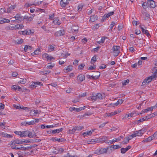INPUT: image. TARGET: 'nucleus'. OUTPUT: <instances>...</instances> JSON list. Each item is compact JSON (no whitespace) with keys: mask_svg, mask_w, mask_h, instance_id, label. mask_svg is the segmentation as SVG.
<instances>
[{"mask_svg":"<svg viewBox=\"0 0 157 157\" xmlns=\"http://www.w3.org/2000/svg\"><path fill=\"white\" fill-rule=\"evenodd\" d=\"M37 86L35 82H32V84L29 86V88H35Z\"/></svg>","mask_w":157,"mask_h":157,"instance_id":"nucleus-38","label":"nucleus"},{"mask_svg":"<svg viewBox=\"0 0 157 157\" xmlns=\"http://www.w3.org/2000/svg\"><path fill=\"white\" fill-rule=\"evenodd\" d=\"M40 52V49L39 48H37L36 49L34 52L32 53L31 54L32 56H34L35 55H38L39 54Z\"/></svg>","mask_w":157,"mask_h":157,"instance_id":"nucleus-25","label":"nucleus"},{"mask_svg":"<svg viewBox=\"0 0 157 157\" xmlns=\"http://www.w3.org/2000/svg\"><path fill=\"white\" fill-rule=\"evenodd\" d=\"M151 136L153 140L155 138H157V131L155 132L153 136Z\"/></svg>","mask_w":157,"mask_h":157,"instance_id":"nucleus-50","label":"nucleus"},{"mask_svg":"<svg viewBox=\"0 0 157 157\" xmlns=\"http://www.w3.org/2000/svg\"><path fill=\"white\" fill-rule=\"evenodd\" d=\"M85 66V64H82L80 65H79L78 66V68L80 69H82Z\"/></svg>","mask_w":157,"mask_h":157,"instance_id":"nucleus-62","label":"nucleus"},{"mask_svg":"<svg viewBox=\"0 0 157 157\" xmlns=\"http://www.w3.org/2000/svg\"><path fill=\"white\" fill-rule=\"evenodd\" d=\"M2 136L3 137H6L7 138H12L13 137V136L8 134L5 132H2Z\"/></svg>","mask_w":157,"mask_h":157,"instance_id":"nucleus-19","label":"nucleus"},{"mask_svg":"<svg viewBox=\"0 0 157 157\" xmlns=\"http://www.w3.org/2000/svg\"><path fill=\"white\" fill-rule=\"evenodd\" d=\"M113 55L114 56H117L120 52V51H113Z\"/></svg>","mask_w":157,"mask_h":157,"instance_id":"nucleus-53","label":"nucleus"},{"mask_svg":"<svg viewBox=\"0 0 157 157\" xmlns=\"http://www.w3.org/2000/svg\"><path fill=\"white\" fill-rule=\"evenodd\" d=\"M45 58H46L48 61L50 62L52 61L53 59H55V58L52 56H49V55L47 53H45L44 54Z\"/></svg>","mask_w":157,"mask_h":157,"instance_id":"nucleus-9","label":"nucleus"},{"mask_svg":"<svg viewBox=\"0 0 157 157\" xmlns=\"http://www.w3.org/2000/svg\"><path fill=\"white\" fill-rule=\"evenodd\" d=\"M96 58L95 56H94L91 59V63L93 64L96 61Z\"/></svg>","mask_w":157,"mask_h":157,"instance_id":"nucleus-45","label":"nucleus"},{"mask_svg":"<svg viewBox=\"0 0 157 157\" xmlns=\"http://www.w3.org/2000/svg\"><path fill=\"white\" fill-rule=\"evenodd\" d=\"M154 78H153V77L152 75L146 78L143 81L142 83V85H144L147 83H148L150 82Z\"/></svg>","mask_w":157,"mask_h":157,"instance_id":"nucleus-2","label":"nucleus"},{"mask_svg":"<svg viewBox=\"0 0 157 157\" xmlns=\"http://www.w3.org/2000/svg\"><path fill=\"white\" fill-rule=\"evenodd\" d=\"M134 115L133 113H131L128 114H126L124 117H123L124 119H126L128 117H132Z\"/></svg>","mask_w":157,"mask_h":157,"instance_id":"nucleus-41","label":"nucleus"},{"mask_svg":"<svg viewBox=\"0 0 157 157\" xmlns=\"http://www.w3.org/2000/svg\"><path fill=\"white\" fill-rule=\"evenodd\" d=\"M115 25V22H112L111 24L110 25V29L109 30L110 31H112L113 28Z\"/></svg>","mask_w":157,"mask_h":157,"instance_id":"nucleus-44","label":"nucleus"},{"mask_svg":"<svg viewBox=\"0 0 157 157\" xmlns=\"http://www.w3.org/2000/svg\"><path fill=\"white\" fill-rule=\"evenodd\" d=\"M147 2H144L142 4V7L144 9H146L148 7V4H147Z\"/></svg>","mask_w":157,"mask_h":157,"instance_id":"nucleus-29","label":"nucleus"},{"mask_svg":"<svg viewBox=\"0 0 157 157\" xmlns=\"http://www.w3.org/2000/svg\"><path fill=\"white\" fill-rule=\"evenodd\" d=\"M129 82V80L128 79H127L126 80H125L124 82H122V84L123 85H126L128 84Z\"/></svg>","mask_w":157,"mask_h":157,"instance_id":"nucleus-54","label":"nucleus"},{"mask_svg":"<svg viewBox=\"0 0 157 157\" xmlns=\"http://www.w3.org/2000/svg\"><path fill=\"white\" fill-rule=\"evenodd\" d=\"M12 145H16V144H20L23 143L22 141L18 139H16L13 141H11Z\"/></svg>","mask_w":157,"mask_h":157,"instance_id":"nucleus-8","label":"nucleus"},{"mask_svg":"<svg viewBox=\"0 0 157 157\" xmlns=\"http://www.w3.org/2000/svg\"><path fill=\"white\" fill-rule=\"evenodd\" d=\"M53 22L55 24L57 25H59L61 24V22L58 18H54Z\"/></svg>","mask_w":157,"mask_h":157,"instance_id":"nucleus-20","label":"nucleus"},{"mask_svg":"<svg viewBox=\"0 0 157 157\" xmlns=\"http://www.w3.org/2000/svg\"><path fill=\"white\" fill-rule=\"evenodd\" d=\"M29 133V130L21 132V137L26 136Z\"/></svg>","mask_w":157,"mask_h":157,"instance_id":"nucleus-28","label":"nucleus"},{"mask_svg":"<svg viewBox=\"0 0 157 157\" xmlns=\"http://www.w3.org/2000/svg\"><path fill=\"white\" fill-rule=\"evenodd\" d=\"M65 33V32L63 29L60 30L59 31L56 32L54 34V36H61L64 35Z\"/></svg>","mask_w":157,"mask_h":157,"instance_id":"nucleus-4","label":"nucleus"},{"mask_svg":"<svg viewBox=\"0 0 157 157\" xmlns=\"http://www.w3.org/2000/svg\"><path fill=\"white\" fill-rule=\"evenodd\" d=\"M51 140L53 141L64 142L65 141V140L63 138H56L55 137H52L51 139Z\"/></svg>","mask_w":157,"mask_h":157,"instance_id":"nucleus-11","label":"nucleus"},{"mask_svg":"<svg viewBox=\"0 0 157 157\" xmlns=\"http://www.w3.org/2000/svg\"><path fill=\"white\" fill-rule=\"evenodd\" d=\"M106 67V65L105 64H102L101 66H100L99 67V68L100 69H103L105 68Z\"/></svg>","mask_w":157,"mask_h":157,"instance_id":"nucleus-61","label":"nucleus"},{"mask_svg":"<svg viewBox=\"0 0 157 157\" xmlns=\"http://www.w3.org/2000/svg\"><path fill=\"white\" fill-rule=\"evenodd\" d=\"M98 141V139H91L89 142V144H95Z\"/></svg>","mask_w":157,"mask_h":157,"instance_id":"nucleus-27","label":"nucleus"},{"mask_svg":"<svg viewBox=\"0 0 157 157\" xmlns=\"http://www.w3.org/2000/svg\"><path fill=\"white\" fill-rule=\"evenodd\" d=\"M17 86L16 85H13L11 87L12 90H17Z\"/></svg>","mask_w":157,"mask_h":157,"instance_id":"nucleus-59","label":"nucleus"},{"mask_svg":"<svg viewBox=\"0 0 157 157\" xmlns=\"http://www.w3.org/2000/svg\"><path fill=\"white\" fill-rule=\"evenodd\" d=\"M108 122H105V123L101 124L99 126V128H102L104 127L105 126V125L106 124H108Z\"/></svg>","mask_w":157,"mask_h":157,"instance_id":"nucleus-56","label":"nucleus"},{"mask_svg":"<svg viewBox=\"0 0 157 157\" xmlns=\"http://www.w3.org/2000/svg\"><path fill=\"white\" fill-rule=\"evenodd\" d=\"M84 5L83 4H79L78 6V11H81Z\"/></svg>","mask_w":157,"mask_h":157,"instance_id":"nucleus-37","label":"nucleus"},{"mask_svg":"<svg viewBox=\"0 0 157 157\" xmlns=\"http://www.w3.org/2000/svg\"><path fill=\"white\" fill-rule=\"evenodd\" d=\"M26 80L25 79H21L20 81V83L24 84L26 82Z\"/></svg>","mask_w":157,"mask_h":157,"instance_id":"nucleus-57","label":"nucleus"},{"mask_svg":"<svg viewBox=\"0 0 157 157\" xmlns=\"http://www.w3.org/2000/svg\"><path fill=\"white\" fill-rule=\"evenodd\" d=\"M142 32L144 34H146L147 36H150V34L148 33V31L147 30L144 29Z\"/></svg>","mask_w":157,"mask_h":157,"instance_id":"nucleus-49","label":"nucleus"},{"mask_svg":"<svg viewBox=\"0 0 157 157\" xmlns=\"http://www.w3.org/2000/svg\"><path fill=\"white\" fill-rule=\"evenodd\" d=\"M117 112H113L111 113H109L107 114V116L108 117H111L112 116H114L116 114H117Z\"/></svg>","mask_w":157,"mask_h":157,"instance_id":"nucleus-36","label":"nucleus"},{"mask_svg":"<svg viewBox=\"0 0 157 157\" xmlns=\"http://www.w3.org/2000/svg\"><path fill=\"white\" fill-rule=\"evenodd\" d=\"M144 131V130L142 129L140 130L137 131H136L135 132L136 134L137 135V136H141L143 134V132Z\"/></svg>","mask_w":157,"mask_h":157,"instance_id":"nucleus-16","label":"nucleus"},{"mask_svg":"<svg viewBox=\"0 0 157 157\" xmlns=\"http://www.w3.org/2000/svg\"><path fill=\"white\" fill-rule=\"evenodd\" d=\"M96 73L97 74V75H94V76H90L91 78L93 79H98L100 75V73L99 71H96Z\"/></svg>","mask_w":157,"mask_h":157,"instance_id":"nucleus-15","label":"nucleus"},{"mask_svg":"<svg viewBox=\"0 0 157 157\" xmlns=\"http://www.w3.org/2000/svg\"><path fill=\"white\" fill-rule=\"evenodd\" d=\"M23 42V41L22 39H20L17 41V44H21Z\"/></svg>","mask_w":157,"mask_h":157,"instance_id":"nucleus-55","label":"nucleus"},{"mask_svg":"<svg viewBox=\"0 0 157 157\" xmlns=\"http://www.w3.org/2000/svg\"><path fill=\"white\" fill-rule=\"evenodd\" d=\"M86 93H84L83 94H81L79 95L78 97L79 98L83 97L85 96L86 95Z\"/></svg>","mask_w":157,"mask_h":157,"instance_id":"nucleus-58","label":"nucleus"},{"mask_svg":"<svg viewBox=\"0 0 157 157\" xmlns=\"http://www.w3.org/2000/svg\"><path fill=\"white\" fill-rule=\"evenodd\" d=\"M109 148V147H108L106 148H100L98 149L95 151L94 153L98 155H100L106 153Z\"/></svg>","mask_w":157,"mask_h":157,"instance_id":"nucleus-1","label":"nucleus"},{"mask_svg":"<svg viewBox=\"0 0 157 157\" xmlns=\"http://www.w3.org/2000/svg\"><path fill=\"white\" fill-rule=\"evenodd\" d=\"M39 120L38 119H35V120L32 121L30 122H28V125H33L35 124L38 122L39 121Z\"/></svg>","mask_w":157,"mask_h":157,"instance_id":"nucleus-14","label":"nucleus"},{"mask_svg":"<svg viewBox=\"0 0 157 157\" xmlns=\"http://www.w3.org/2000/svg\"><path fill=\"white\" fill-rule=\"evenodd\" d=\"M155 71L154 72H152L153 73V74L152 76L153 77V78H155L157 77V67H155Z\"/></svg>","mask_w":157,"mask_h":157,"instance_id":"nucleus-33","label":"nucleus"},{"mask_svg":"<svg viewBox=\"0 0 157 157\" xmlns=\"http://www.w3.org/2000/svg\"><path fill=\"white\" fill-rule=\"evenodd\" d=\"M152 139L151 136H149L148 138L143 140L142 141V142H147L151 141Z\"/></svg>","mask_w":157,"mask_h":157,"instance_id":"nucleus-30","label":"nucleus"},{"mask_svg":"<svg viewBox=\"0 0 157 157\" xmlns=\"http://www.w3.org/2000/svg\"><path fill=\"white\" fill-rule=\"evenodd\" d=\"M82 108H76L75 107H70L69 109L71 111H75L79 112L82 110Z\"/></svg>","mask_w":157,"mask_h":157,"instance_id":"nucleus-18","label":"nucleus"},{"mask_svg":"<svg viewBox=\"0 0 157 157\" xmlns=\"http://www.w3.org/2000/svg\"><path fill=\"white\" fill-rule=\"evenodd\" d=\"M41 28L44 29L45 32H48L49 31V30L48 29V27L45 25L42 26Z\"/></svg>","mask_w":157,"mask_h":157,"instance_id":"nucleus-47","label":"nucleus"},{"mask_svg":"<svg viewBox=\"0 0 157 157\" xmlns=\"http://www.w3.org/2000/svg\"><path fill=\"white\" fill-rule=\"evenodd\" d=\"M35 136H36V135L34 132H32L29 131V133L28 134V137L30 138H32L35 137Z\"/></svg>","mask_w":157,"mask_h":157,"instance_id":"nucleus-17","label":"nucleus"},{"mask_svg":"<svg viewBox=\"0 0 157 157\" xmlns=\"http://www.w3.org/2000/svg\"><path fill=\"white\" fill-rule=\"evenodd\" d=\"M10 21L6 18H1L0 17V24H3L4 23H9Z\"/></svg>","mask_w":157,"mask_h":157,"instance_id":"nucleus-10","label":"nucleus"},{"mask_svg":"<svg viewBox=\"0 0 157 157\" xmlns=\"http://www.w3.org/2000/svg\"><path fill=\"white\" fill-rule=\"evenodd\" d=\"M147 4L148 7L150 8H154L156 6L155 2L152 0H147Z\"/></svg>","mask_w":157,"mask_h":157,"instance_id":"nucleus-3","label":"nucleus"},{"mask_svg":"<svg viewBox=\"0 0 157 157\" xmlns=\"http://www.w3.org/2000/svg\"><path fill=\"white\" fill-rule=\"evenodd\" d=\"M106 37L105 36L102 37L101 40L98 42L99 44L103 43L104 42V41Z\"/></svg>","mask_w":157,"mask_h":157,"instance_id":"nucleus-46","label":"nucleus"},{"mask_svg":"<svg viewBox=\"0 0 157 157\" xmlns=\"http://www.w3.org/2000/svg\"><path fill=\"white\" fill-rule=\"evenodd\" d=\"M120 49L121 48L119 46H114L113 47L112 49L113 50V51H120Z\"/></svg>","mask_w":157,"mask_h":157,"instance_id":"nucleus-26","label":"nucleus"},{"mask_svg":"<svg viewBox=\"0 0 157 157\" xmlns=\"http://www.w3.org/2000/svg\"><path fill=\"white\" fill-rule=\"evenodd\" d=\"M16 6L15 5L11 6L7 9V13H10L11 11L15 8Z\"/></svg>","mask_w":157,"mask_h":157,"instance_id":"nucleus-24","label":"nucleus"},{"mask_svg":"<svg viewBox=\"0 0 157 157\" xmlns=\"http://www.w3.org/2000/svg\"><path fill=\"white\" fill-rule=\"evenodd\" d=\"M152 107H153V106H151L150 107H148L146 109H145L142 110L141 112L142 113H145L147 112L150 111V110L152 111L153 109H155V108H153Z\"/></svg>","mask_w":157,"mask_h":157,"instance_id":"nucleus-23","label":"nucleus"},{"mask_svg":"<svg viewBox=\"0 0 157 157\" xmlns=\"http://www.w3.org/2000/svg\"><path fill=\"white\" fill-rule=\"evenodd\" d=\"M72 69V66H68L66 69H65L64 70V71L66 72L67 73L68 72L70 71H71Z\"/></svg>","mask_w":157,"mask_h":157,"instance_id":"nucleus-22","label":"nucleus"},{"mask_svg":"<svg viewBox=\"0 0 157 157\" xmlns=\"http://www.w3.org/2000/svg\"><path fill=\"white\" fill-rule=\"evenodd\" d=\"M83 128V127L82 126H77L74 127L73 129L71 130L72 131V133L75 132V131L77 130L78 131L82 130Z\"/></svg>","mask_w":157,"mask_h":157,"instance_id":"nucleus-6","label":"nucleus"},{"mask_svg":"<svg viewBox=\"0 0 157 157\" xmlns=\"http://www.w3.org/2000/svg\"><path fill=\"white\" fill-rule=\"evenodd\" d=\"M55 47L53 45H49L48 47V50L49 52H52L54 50Z\"/></svg>","mask_w":157,"mask_h":157,"instance_id":"nucleus-35","label":"nucleus"},{"mask_svg":"<svg viewBox=\"0 0 157 157\" xmlns=\"http://www.w3.org/2000/svg\"><path fill=\"white\" fill-rule=\"evenodd\" d=\"M78 27L75 26H73L72 28V31L73 32L77 33L78 31Z\"/></svg>","mask_w":157,"mask_h":157,"instance_id":"nucleus-31","label":"nucleus"},{"mask_svg":"<svg viewBox=\"0 0 157 157\" xmlns=\"http://www.w3.org/2000/svg\"><path fill=\"white\" fill-rule=\"evenodd\" d=\"M97 96V98L99 99H102V96L101 94L100 93H98L96 95Z\"/></svg>","mask_w":157,"mask_h":157,"instance_id":"nucleus-43","label":"nucleus"},{"mask_svg":"<svg viewBox=\"0 0 157 157\" xmlns=\"http://www.w3.org/2000/svg\"><path fill=\"white\" fill-rule=\"evenodd\" d=\"M31 50L32 49V47L28 45H25L24 48V50L25 52H27L28 49Z\"/></svg>","mask_w":157,"mask_h":157,"instance_id":"nucleus-42","label":"nucleus"},{"mask_svg":"<svg viewBox=\"0 0 157 157\" xmlns=\"http://www.w3.org/2000/svg\"><path fill=\"white\" fill-rule=\"evenodd\" d=\"M127 151L125 148H122L121 149V152L122 154L125 153Z\"/></svg>","mask_w":157,"mask_h":157,"instance_id":"nucleus-51","label":"nucleus"},{"mask_svg":"<svg viewBox=\"0 0 157 157\" xmlns=\"http://www.w3.org/2000/svg\"><path fill=\"white\" fill-rule=\"evenodd\" d=\"M14 18L16 19L17 23L21 22L23 19V17L21 14H16Z\"/></svg>","mask_w":157,"mask_h":157,"instance_id":"nucleus-5","label":"nucleus"},{"mask_svg":"<svg viewBox=\"0 0 157 157\" xmlns=\"http://www.w3.org/2000/svg\"><path fill=\"white\" fill-rule=\"evenodd\" d=\"M47 67V68L48 69H51L55 66L54 63H49Z\"/></svg>","mask_w":157,"mask_h":157,"instance_id":"nucleus-34","label":"nucleus"},{"mask_svg":"<svg viewBox=\"0 0 157 157\" xmlns=\"http://www.w3.org/2000/svg\"><path fill=\"white\" fill-rule=\"evenodd\" d=\"M18 75V73L16 72H14L12 73V76L15 77L16 76Z\"/></svg>","mask_w":157,"mask_h":157,"instance_id":"nucleus-64","label":"nucleus"},{"mask_svg":"<svg viewBox=\"0 0 157 157\" xmlns=\"http://www.w3.org/2000/svg\"><path fill=\"white\" fill-rule=\"evenodd\" d=\"M15 27H16L17 29H19L23 28L24 27V26L22 24H20L15 25Z\"/></svg>","mask_w":157,"mask_h":157,"instance_id":"nucleus-39","label":"nucleus"},{"mask_svg":"<svg viewBox=\"0 0 157 157\" xmlns=\"http://www.w3.org/2000/svg\"><path fill=\"white\" fill-rule=\"evenodd\" d=\"M33 5H34L35 6H36V4H35L34 3H33L32 4L28 3H26L24 5V8H27Z\"/></svg>","mask_w":157,"mask_h":157,"instance_id":"nucleus-32","label":"nucleus"},{"mask_svg":"<svg viewBox=\"0 0 157 157\" xmlns=\"http://www.w3.org/2000/svg\"><path fill=\"white\" fill-rule=\"evenodd\" d=\"M0 11L2 14L6 12V10L5 8H1Z\"/></svg>","mask_w":157,"mask_h":157,"instance_id":"nucleus-63","label":"nucleus"},{"mask_svg":"<svg viewBox=\"0 0 157 157\" xmlns=\"http://www.w3.org/2000/svg\"><path fill=\"white\" fill-rule=\"evenodd\" d=\"M35 82V83H36V85H38L40 86H42L43 85L42 83L41 82H38V81H36V82Z\"/></svg>","mask_w":157,"mask_h":157,"instance_id":"nucleus-60","label":"nucleus"},{"mask_svg":"<svg viewBox=\"0 0 157 157\" xmlns=\"http://www.w3.org/2000/svg\"><path fill=\"white\" fill-rule=\"evenodd\" d=\"M132 138H131V137H130V136L129 137H126L125 138V139H126L127 140V141H125L124 142V144H127L129 142V140L132 139Z\"/></svg>","mask_w":157,"mask_h":157,"instance_id":"nucleus-52","label":"nucleus"},{"mask_svg":"<svg viewBox=\"0 0 157 157\" xmlns=\"http://www.w3.org/2000/svg\"><path fill=\"white\" fill-rule=\"evenodd\" d=\"M78 79V80L80 82H82L85 80V76L82 74H80L77 77Z\"/></svg>","mask_w":157,"mask_h":157,"instance_id":"nucleus-13","label":"nucleus"},{"mask_svg":"<svg viewBox=\"0 0 157 157\" xmlns=\"http://www.w3.org/2000/svg\"><path fill=\"white\" fill-rule=\"evenodd\" d=\"M69 4V2L67 0H61L60 4L62 7H65L66 5Z\"/></svg>","mask_w":157,"mask_h":157,"instance_id":"nucleus-7","label":"nucleus"},{"mask_svg":"<svg viewBox=\"0 0 157 157\" xmlns=\"http://www.w3.org/2000/svg\"><path fill=\"white\" fill-rule=\"evenodd\" d=\"M63 130V128H61L59 129L52 130L51 131V132L53 134H54L56 133H58L59 132L62 131Z\"/></svg>","mask_w":157,"mask_h":157,"instance_id":"nucleus-12","label":"nucleus"},{"mask_svg":"<svg viewBox=\"0 0 157 157\" xmlns=\"http://www.w3.org/2000/svg\"><path fill=\"white\" fill-rule=\"evenodd\" d=\"M27 33L26 35H29V34H32L34 33V32H32L31 30L29 29L28 30H26Z\"/></svg>","mask_w":157,"mask_h":157,"instance_id":"nucleus-48","label":"nucleus"},{"mask_svg":"<svg viewBox=\"0 0 157 157\" xmlns=\"http://www.w3.org/2000/svg\"><path fill=\"white\" fill-rule=\"evenodd\" d=\"M98 19V17L97 15H94L91 16L90 17V21L92 22H94Z\"/></svg>","mask_w":157,"mask_h":157,"instance_id":"nucleus-21","label":"nucleus"},{"mask_svg":"<svg viewBox=\"0 0 157 157\" xmlns=\"http://www.w3.org/2000/svg\"><path fill=\"white\" fill-rule=\"evenodd\" d=\"M120 139L119 138H115L113 139V140H110V142L111 144H112L115 142L119 141H120Z\"/></svg>","mask_w":157,"mask_h":157,"instance_id":"nucleus-40","label":"nucleus"}]
</instances>
